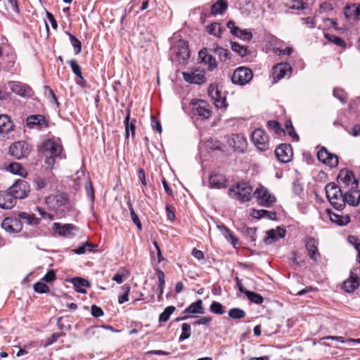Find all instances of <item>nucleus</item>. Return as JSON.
Listing matches in <instances>:
<instances>
[{"label": "nucleus", "mask_w": 360, "mask_h": 360, "mask_svg": "<svg viewBox=\"0 0 360 360\" xmlns=\"http://www.w3.org/2000/svg\"><path fill=\"white\" fill-rule=\"evenodd\" d=\"M325 191L331 205L335 210H342L345 207L342 189L334 182H331L326 184Z\"/></svg>", "instance_id": "f257e3e1"}, {"label": "nucleus", "mask_w": 360, "mask_h": 360, "mask_svg": "<svg viewBox=\"0 0 360 360\" xmlns=\"http://www.w3.org/2000/svg\"><path fill=\"white\" fill-rule=\"evenodd\" d=\"M47 205L56 213L63 216L70 207L69 198L64 193L51 195L46 198Z\"/></svg>", "instance_id": "f03ea898"}, {"label": "nucleus", "mask_w": 360, "mask_h": 360, "mask_svg": "<svg viewBox=\"0 0 360 360\" xmlns=\"http://www.w3.org/2000/svg\"><path fill=\"white\" fill-rule=\"evenodd\" d=\"M252 191L253 188L248 182L242 181L231 186L228 195L230 198L240 202H248L252 198Z\"/></svg>", "instance_id": "7ed1b4c3"}, {"label": "nucleus", "mask_w": 360, "mask_h": 360, "mask_svg": "<svg viewBox=\"0 0 360 360\" xmlns=\"http://www.w3.org/2000/svg\"><path fill=\"white\" fill-rule=\"evenodd\" d=\"M171 52L172 54V59L174 58V60L179 61H184L190 57L188 44L183 39L178 40L172 46Z\"/></svg>", "instance_id": "20e7f679"}, {"label": "nucleus", "mask_w": 360, "mask_h": 360, "mask_svg": "<svg viewBox=\"0 0 360 360\" xmlns=\"http://www.w3.org/2000/svg\"><path fill=\"white\" fill-rule=\"evenodd\" d=\"M253 77L251 69L241 66L236 68L231 77V82L234 84L244 86L248 84Z\"/></svg>", "instance_id": "39448f33"}, {"label": "nucleus", "mask_w": 360, "mask_h": 360, "mask_svg": "<svg viewBox=\"0 0 360 360\" xmlns=\"http://www.w3.org/2000/svg\"><path fill=\"white\" fill-rule=\"evenodd\" d=\"M9 190L16 200L26 198L30 192V187L26 181L19 179L9 188Z\"/></svg>", "instance_id": "423d86ee"}, {"label": "nucleus", "mask_w": 360, "mask_h": 360, "mask_svg": "<svg viewBox=\"0 0 360 360\" xmlns=\"http://www.w3.org/2000/svg\"><path fill=\"white\" fill-rule=\"evenodd\" d=\"M207 93L217 108H226L228 104L226 103V96L219 90L217 84H211Z\"/></svg>", "instance_id": "0eeeda50"}, {"label": "nucleus", "mask_w": 360, "mask_h": 360, "mask_svg": "<svg viewBox=\"0 0 360 360\" xmlns=\"http://www.w3.org/2000/svg\"><path fill=\"white\" fill-rule=\"evenodd\" d=\"M359 181L354 179L352 183V187L349 190L345 191L344 194L345 204L347 202L352 206H357L360 202V190L358 188Z\"/></svg>", "instance_id": "6e6552de"}, {"label": "nucleus", "mask_w": 360, "mask_h": 360, "mask_svg": "<svg viewBox=\"0 0 360 360\" xmlns=\"http://www.w3.org/2000/svg\"><path fill=\"white\" fill-rule=\"evenodd\" d=\"M251 139L255 146L260 150H266L269 148V136L262 129H257L252 133Z\"/></svg>", "instance_id": "1a4fd4ad"}, {"label": "nucleus", "mask_w": 360, "mask_h": 360, "mask_svg": "<svg viewBox=\"0 0 360 360\" xmlns=\"http://www.w3.org/2000/svg\"><path fill=\"white\" fill-rule=\"evenodd\" d=\"M254 195L257 198L259 205L266 207H271L276 202L274 195L270 194L264 187L257 188Z\"/></svg>", "instance_id": "9d476101"}, {"label": "nucleus", "mask_w": 360, "mask_h": 360, "mask_svg": "<svg viewBox=\"0 0 360 360\" xmlns=\"http://www.w3.org/2000/svg\"><path fill=\"white\" fill-rule=\"evenodd\" d=\"M26 126L30 129L43 130L49 127V121L42 115H32L26 119Z\"/></svg>", "instance_id": "9b49d317"}, {"label": "nucleus", "mask_w": 360, "mask_h": 360, "mask_svg": "<svg viewBox=\"0 0 360 360\" xmlns=\"http://www.w3.org/2000/svg\"><path fill=\"white\" fill-rule=\"evenodd\" d=\"M30 149L28 144L25 141H17L9 147V154L17 159L28 155Z\"/></svg>", "instance_id": "f8f14e48"}, {"label": "nucleus", "mask_w": 360, "mask_h": 360, "mask_svg": "<svg viewBox=\"0 0 360 360\" xmlns=\"http://www.w3.org/2000/svg\"><path fill=\"white\" fill-rule=\"evenodd\" d=\"M275 155L280 162H289L293 155L292 146L290 144L281 143L276 148Z\"/></svg>", "instance_id": "ddd939ff"}, {"label": "nucleus", "mask_w": 360, "mask_h": 360, "mask_svg": "<svg viewBox=\"0 0 360 360\" xmlns=\"http://www.w3.org/2000/svg\"><path fill=\"white\" fill-rule=\"evenodd\" d=\"M304 243L309 258L316 262L321 257L318 248V240L313 237L306 236Z\"/></svg>", "instance_id": "4468645a"}, {"label": "nucleus", "mask_w": 360, "mask_h": 360, "mask_svg": "<svg viewBox=\"0 0 360 360\" xmlns=\"http://www.w3.org/2000/svg\"><path fill=\"white\" fill-rule=\"evenodd\" d=\"M1 228L10 233H19L22 229V224L19 218L6 217L1 223Z\"/></svg>", "instance_id": "2eb2a0df"}, {"label": "nucleus", "mask_w": 360, "mask_h": 360, "mask_svg": "<svg viewBox=\"0 0 360 360\" xmlns=\"http://www.w3.org/2000/svg\"><path fill=\"white\" fill-rule=\"evenodd\" d=\"M53 229L60 236L65 238H72L75 236V232L78 230V228L72 224H61L60 223H54Z\"/></svg>", "instance_id": "dca6fc26"}, {"label": "nucleus", "mask_w": 360, "mask_h": 360, "mask_svg": "<svg viewBox=\"0 0 360 360\" xmlns=\"http://www.w3.org/2000/svg\"><path fill=\"white\" fill-rule=\"evenodd\" d=\"M183 77L190 84H200L205 82L204 72L198 70H192L191 72H183Z\"/></svg>", "instance_id": "f3484780"}, {"label": "nucleus", "mask_w": 360, "mask_h": 360, "mask_svg": "<svg viewBox=\"0 0 360 360\" xmlns=\"http://www.w3.org/2000/svg\"><path fill=\"white\" fill-rule=\"evenodd\" d=\"M291 71L292 68L290 64L287 63H281L275 65L273 68L274 82H276L277 81L284 78L285 76L288 75V72L290 75Z\"/></svg>", "instance_id": "a211bd4d"}, {"label": "nucleus", "mask_w": 360, "mask_h": 360, "mask_svg": "<svg viewBox=\"0 0 360 360\" xmlns=\"http://www.w3.org/2000/svg\"><path fill=\"white\" fill-rule=\"evenodd\" d=\"M285 233L286 231L285 229L277 226L276 229H272L266 232L267 236L264 238V241L266 244H271L284 238Z\"/></svg>", "instance_id": "6ab92c4d"}, {"label": "nucleus", "mask_w": 360, "mask_h": 360, "mask_svg": "<svg viewBox=\"0 0 360 360\" xmlns=\"http://www.w3.org/2000/svg\"><path fill=\"white\" fill-rule=\"evenodd\" d=\"M198 58L200 63H203L208 65V69L212 71L217 68V62L216 58L211 54L208 53L207 49L200 50L198 53Z\"/></svg>", "instance_id": "aec40b11"}, {"label": "nucleus", "mask_w": 360, "mask_h": 360, "mask_svg": "<svg viewBox=\"0 0 360 360\" xmlns=\"http://www.w3.org/2000/svg\"><path fill=\"white\" fill-rule=\"evenodd\" d=\"M16 203L14 196L11 193L9 188L6 191H0V207L9 210Z\"/></svg>", "instance_id": "412c9836"}, {"label": "nucleus", "mask_w": 360, "mask_h": 360, "mask_svg": "<svg viewBox=\"0 0 360 360\" xmlns=\"http://www.w3.org/2000/svg\"><path fill=\"white\" fill-rule=\"evenodd\" d=\"M209 186L210 188L221 189L226 187V179L220 174H212L209 177Z\"/></svg>", "instance_id": "4be33fe9"}, {"label": "nucleus", "mask_w": 360, "mask_h": 360, "mask_svg": "<svg viewBox=\"0 0 360 360\" xmlns=\"http://www.w3.org/2000/svg\"><path fill=\"white\" fill-rule=\"evenodd\" d=\"M356 179L354 178V174L352 171L348 170L347 169H342L340 171L337 180L338 182L341 184H344L345 187L352 186V183Z\"/></svg>", "instance_id": "5701e85b"}, {"label": "nucleus", "mask_w": 360, "mask_h": 360, "mask_svg": "<svg viewBox=\"0 0 360 360\" xmlns=\"http://www.w3.org/2000/svg\"><path fill=\"white\" fill-rule=\"evenodd\" d=\"M195 105V111L196 114L203 119H208L211 116V110L208 108L207 102L202 100L198 101Z\"/></svg>", "instance_id": "b1692460"}, {"label": "nucleus", "mask_w": 360, "mask_h": 360, "mask_svg": "<svg viewBox=\"0 0 360 360\" xmlns=\"http://www.w3.org/2000/svg\"><path fill=\"white\" fill-rule=\"evenodd\" d=\"M13 124L11 117L6 115H0V134H8L13 130Z\"/></svg>", "instance_id": "393cba45"}, {"label": "nucleus", "mask_w": 360, "mask_h": 360, "mask_svg": "<svg viewBox=\"0 0 360 360\" xmlns=\"http://www.w3.org/2000/svg\"><path fill=\"white\" fill-rule=\"evenodd\" d=\"M212 51L218 56L221 62L226 64L230 63L231 53L228 49H224L219 45H215L212 49Z\"/></svg>", "instance_id": "a878e982"}, {"label": "nucleus", "mask_w": 360, "mask_h": 360, "mask_svg": "<svg viewBox=\"0 0 360 360\" xmlns=\"http://www.w3.org/2000/svg\"><path fill=\"white\" fill-rule=\"evenodd\" d=\"M327 213L329 215L330 220L333 223H335L339 226H345V225L348 224L350 221V218L347 214L340 215V214L333 212L330 210H327Z\"/></svg>", "instance_id": "bb28decb"}, {"label": "nucleus", "mask_w": 360, "mask_h": 360, "mask_svg": "<svg viewBox=\"0 0 360 360\" xmlns=\"http://www.w3.org/2000/svg\"><path fill=\"white\" fill-rule=\"evenodd\" d=\"M70 283L73 285L75 291L82 294L86 292V290L83 288L90 286V283L87 280L81 277L72 278L70 280Z\"/></svg>", "instance_id": "cd10ccee"}, {"label": "nucleus", "mask_w": 360, "mask_h": 360, "mask_svg": "<svg viewBox=\"0 0 360 360\" xmlns=\"http://www.w3.org/2000/svg\"><path fill=\"white\" fill-rule=\"evenodd\" d=\"M228 8L226 0H218L210 7V14L212 15H222Z\"/></svg>", "instance_id": "c85d7f7f"}, {"label": "nucleus", "mask_w": 360, "mask_h": 360, "mask_svg": "<svg viewBox=\"0 0 360 360\" xmlns=\"http://www.w3.org/2000/svg\"><path fill=\"white\" fill-rule=\"evenodd\" d=\"M344 13L347 19H360V5H347L344 8Z\"/></svg>", "instance_id": "c756f323"}, {"label": "nucleus", "mask_w": 360, "mask_h": 360, "mask_svg": "<svg viewBox=\"0 0 360 360\" xmlns=\"http://www.w3.org/2000/svg\"><path fill=\"white\" fill-rule=\"evenodd\" d=\"M45 148L49 155L56 158L60 156L63 149L60 144L49 140L46 143Z\"/></svg>", "instance_id": "7c9ffc66"}, {"label": "nucleus", "mask_w": 360, "mask_h": 360, "mask_svg": "<svg viewBox=\"0 0 360 360\" xmlns=\"http://www.w3.org/2000/svg\"><path fill=\"white\" fill-rule=\"evenodd\" d=\"M252 217L256 219L265 218L268 219L275 220L276 219V212H271L266 210H255L251 212Z\"/></svg>", "instance_id": "2f4dec72"}, {"label": "nucleus", "mask_w": 360, "mask_h": 360, "mask_svg": "<svg viewBox=\"0 0 360 360\" xmlns=\"http://www.w3.org/2000/svg\"><path fill=\"white\" fill-rule=\"evenodd\" d=\"M359 286V278L351 275L350 277L343 283V289L345 291L352 292Z\"/></svg>", "instance_id": "473e14b6"}, {"label": "nucleus", "mask_w": 360, "mask_h": 360, "mask_svg": "<svg viewBox=\"0 0 360 360\" xmlns=\"http://www.w3.org/2000/svg\"><path fill=\"white\" fill-rule=\"evenodd\" d=\"M135 120L134 121L130 122V108H127V115L124 120V124L125 127V136L127 139L129 136V131L131 132L132 136L135 134L136 126L134 124Z\"/></svg>", "instance_id": "72a5a7b5"}, {"label": "nucleus", "mask_w": 360, "mask_h": 360, "mask_svg": "<svg viewBox=\"0 0 360 360\" xmlns=\"http://www.w3.org/2000/svg\"><path fill=\"white\" fill-rule=\"evenodd\" d=\"M184 313L186 314H204V309L202 307V301L198 300L196 302L191 303L185 310Z\"/></svg>", "instance_id": "f704fd0d"}, {"label": "nucleus", "mask_w": 360, "mask_h": 360, "mask_svg": "<svg viewBox=\"0 0 360 360\" xmlns=\"http://www.w3.org/2000/svg\"><path fill=\"white\" fill-rule=\"evenodd\" d=\"M11 89L13 92L20 95V96H26L29 94L30 89L24 85L18 83H13Z\"/></svg>", "instance_id": "c9c22d12"}, {"label": "nucleus", "mask_w": 360, "mask_h": 360, "mask_svg": "<svg viewBox=\"0 0 360 360\" xmlns=\"http://www.w3.org/2000/svg\"><path fill=\"white\" fill-rule=\"evenodd\" d=\"M18 217L20 221L22 219L29 225H37L39 222V219L35 217L34 214H30L26 212H20L18 214Z\"/></svg>", "instance_id": "e433bc0d"}, {"label": "nucleus", "mask_w": 360, "mask_h": 360, "mask_svg": "<svg viewBox=\"0 0 360 360\" xmlns=\"http://www.w3.org/2000/svg\"><path fill=\"white\" fill-rule=\"evenodd\" d=\"M324 37L330 43L335 44L338 46L345 49L346 43L345 41L339 37L330 34L328 33H324Z\"/></svg>", "instance_id": "4c0bfd02"}, {"label": "nucleus", "mask_w": 360, "mask_h": 360, "mask_svg": "<svg viewBox=\"0 0 360 360\" xmlns=\"http://www.w3.org/2000/svg\"><path fill=\"white\" fill-rule=\"evenodd\" d=\"M245 295L251 302L255 304H261L264 301L263 297L259 293L248 290L246 292H245Z\"/></svg>", "instance_id": "58836bf2"}, {"label": "nucleus", "mask_w": 360, "mask_h": 360, "mask_svg": "<svg viewBox=\"0 0 360 360\" xmlns=\"http://www.w3.org/2000/svg\"><path fill=\"white\" fill-rule=\"evenodd\" d=\"M218 228L225 235V237L230 240L232 245L235 247L238 242V238L233 234V233L224 225L218 226Z\"/></svg>", "instance_id": "ea45409f"}, {"label": "nucleus", "mask_w": 360, "mask_h": 360, "mask_svg": "<svg viewBox=\"0 0 360 360\" xmlns=\"http://www.w3.org/2000/svg\"><path fill=\"white\" fill-rule=\"evenodd\" d=\"M7 169L11 173L15 175L23 176L25 173V169L22 167V165L18 162L10 163L7 167Z\"/></svg>", "instance_id": "a19ab883"}, {"label": "nucleus", "mask_w": 360, "mask_h": 360, "mask_svg": "<svg viewBox=\"0 0 360 360\" xmlns=\"http://www.w3.org/2000/svg\"><path fill=\"white\" fill-rule=\"evenodd\" d=\"M191 335V327L188 323H184L181 325V334L179 337V342H183L188 339Z\"/></svg>", "instance_id": "79ce46f5"}, {"label": "nucleus", "mask_w": 360, "mask_h": 360, "mask_svg": "<svg viewBox=\"0 0 360 360\" xmlns=\"http://www.w3.org/2000/svg\"><path fill=\"white\" fill-rule=\"evenodd\" d=\"M69 36L70 43L74 48L75 53L79 54L82 51V43L81 41L72 34L69 32H66Z\"/></svg>", "instance_id": "37998d69"}, {"label": "nucleus", "mask_w": 360, "mask_h": 360, "mask_svg": "<svg viewBox=\"0 0 360 360\" xmlns=\"http://www.w3.org/2000/svg\"><path fill=\"white\" fill-rule=\"evenodd\" d=\"M127 206H128L129 212H130L131 218L132 221L134 223V224L137 226V228L139 230H141L142 225H141V221H140L138 215L135 212L131 202H130V200H128L127 202Z\"/></svg>", "instance_id": "c03bdc74"}, {"label": "nucleus", "mask_w": 360, "mask_h": 360, "mask_svg": "<svg viewBox=\"0 0 360 360\" xmlns=\"http://www.w3.org/2000/svg\"><path fill=\"white\" fill-rule=\"evenodd\" d=\"M231 48L233 51L237 53L241 57H244L248 54L247 46H241L237 42L231 41Z\"/></svg>", "instance_id": "a18cd8bd"}, {"label": "nucleus", "mask_w": 360, "mask_h": 360, "mask_svg": "<svg viewBox=\"0 0 360 360\" xmlns=\"http://www.w3.org/2000/svg\"><path fill=\"white\" fill-rule=\"evenodd\" d=\"M229 316L233 319H243L246 313L244 310L240 308H231L229 311Z\"/></svg>", "instance_id": "49530a36"}, {"label": "nucleus", "mask_w": 360, "mask_h": 360, "mask_svg": "<svg viewBox=\"0 0 360 360\" xmlns=\"http://www.w3.org/2000/svg\"><path fill=\"white\" fill-rule=\"evenodd\" d=\"M207 31L209 34L220 37L221 34V27L218 22H213L207 27Z\"/></svg>", "instance_id": "de8ad7c7"}, {"label": "nucleus", "mask_w": 360, "mask_h": 360, "mask_svg": "<svg viewBox=\"0 0 360 360\" xmlns=\"http://www.w3.org/2000/svg\"><path fill=\"white\" fill-rule=\"evenodd\" d=\"M176 308L174 306H169L167 307L162 313L160 314L159 316V321L160 322H166L167 321L170 316L172 314V313L175 311Z\"/></svg>", "instance_id": "09e8293b"}, {"label": "nucleus", "mask_w": 360, "mask_h": 360, "mask_svg": "<svg viewBox=\"0 0 360 360\" xmlns=\"http://www.w3.org/2000/svg\"><path fill=\"white\" fill-rule=\"evenodd\" d=\"M131 287L128 284H125L122 286V290H123V294L118 297V302L119 304H123L125 302L129 300V294L130 292Z\"/></svg>", "instance_id": "8fccbe9b"}, {"label": "nucleus", "mask_w": 360, "mask_h": 360, "mask_svg": "<svg viewBox=\"0 0 360 360\" xmlns=\"http://www.w3.org/2000/svg\"><path fill=\"white\" fill-rule=\"evenodd\" d=\"M285 127L286 129L288 134L290 137H292L295 141H298L300 139L299 136L295 132L292 122L290 120H288L285 122Z\"/></svg>", "instance_id": "3c124183"}, {"label": "nucleus", "mask_w": 360, "mask_h": 360, "mask_svg": "<svg viewBox=\"0 0 360 360\" xmlns=\"http://www.w3.org/2000/svg\"><path fill=\"white\" fill-rule=\"evenodd\" d=\"M223 305L218 302L213 301L210 306V311L215 314L221 315L224 313Z\"/></svg>", "instance_id": "603ef678"}, {"label": "nucleus", "mask_w": 360, "mask_h": 360, "mask_svg": "<svg viewBox=\"0 0 360 360\" xmlns=\"http://www.w3.org/2000/svg\"><path fill=\"white\" fill-rule=\"evenodd\" d=\"M256 232L255 227H244L243 233L250 239V241L255 243L256 241Z\"/></svg>", "instance_id": "864d4df0"}, {"label": "nucleus", "mask_w": 360, "mask_h": 360, "mask_svg": "<svg viewBox=\"0 0 360 360\" xmlns=\"http://www.w3.org/2000/svg\"><path fill=\"white\" fill-rule=\"evenodd\" d=\"M287 6H288L291 9H305L307 8V4L304 2L302 0H292L290 4H288Z\"/></svg>", "instance_id": "5fc2aeb1"}, {"label": "nucleus", "mask_w": 360, "mask_h": 360, "mask_svg": "<svg viewBox=\"0 0 360 360\" xmlns=\"http://www.w3.org/2000/svg\"><path fill=\"white\" fill-rule=\"evenodd\" d=\"M85 190L87 197L93 202L95 199V193L92 182L90 180H86Z\"/></svg>", "instance_id": "6e6d98bb"}, {"label": "nucleus", "mask_w": 360, "mask_h": 360, "mask_svg": "<svg viewBox=\"0 0 360 360\" xmlns=\"http://www.w3.org/2000/svg\"><path fill=\"white\" fill-rule=\"evenodd\" d=\"M157 275H158V288L160 290L159 297H160L163 292L164 287L165 285V274L162 270L158 269Z\"/></svg>", "instance_id": "4d7b16f0"}, {"label": "nucleus", "mask_w": 360, "mask_h": 360, "mask_svg": "<svg viewBox=\"0 0 360 360\" xmlns=\"http://www.w3.org/2000/svg\"><path fill=\"white\" fill-rule=\"evenodd\" d=\"M33 288L34 291L38 293H46L49 292V286L42 282L36 283L35 284H34Z\"/></svg>", "instance_id": "13d9d810"}, {"label": "nucleus", "mask_w": 360, "mask_h": 360, "mask_svg": "<svg viewBox=\"0 0 360 360\" xmlns=\"http://www.w3.org/2000/svg\"><path fill=\"white\" fill-rule=\"evenodd\" d=\"M68 63L70 65L73 73L75 75H76L77 77H81V75L82 74L81 67L77 63L76 60L73 59V60H68Z\"/></svg>", "instance_id": "bf43d9fd"}, {"label": "nucleus", "mask_w": 360, "mask_h": 360, "mask_svg": "<svg viewBox=\"0 0 360 360\" xmlns=\"http://www.w3.org/2000/svg\"><path fill=\"white\" fill-rule=\"evenodd\" d=\"M325 165L330 167H336L338 165V156L333 153H330L326 161L325 162Z\"/></svg>", "instance_id": "052dcab7"}, {"label": "nucleus", "mask_w": 360, "mask_h": 360, "mask_svg": "<svg viewBox=\"0 0 360 360\" xmlns=\"http://www.w3.org/2000/svg\"><path fill=\"white\" fill-rule=\"evenodd\" d=\"M267 126L270 129H274L278 134H279L281 132H284V130L282 129L281 124L276 120L268 121Z\"/></svg>", "instance_id": "680f3d73"}, {"label": "nucleus", "mask_w": 360, "mask_h": 360, "mask_svg": "<svg viewBox=\"0 0 360 360\" xmlns=\"http://www.w3.org/2000/svg\"><path fill=\"white\" fill-rule=\"evenodd\" d=\"M330 152L325 148L322 147L321 150L317 153V158L318 160L325 164Z\"/></svg>", "instance_id": "e2e57ef3"}, {"label": "nucleus", "mask_w": 360, "mask_h": 360, "mask_svg": "<svg viewBox=\"0 0 360 360\" xmlns=\"http://www.w3.org/2000/svg\"><path fill=\"white\" fill-rule=\"evenodd\" d=\"M226 25L227 27L230 30L231 33L236 37H238L242 30L240 27L235 25V22L233 20H229Z\"/></svg>", "instance_id": "0e129e2a"}, {"label": "nucleus", "mask_w": 360, "mask_h": 360, "mask_svg": "<svg viewBox=\"0 0 360 360\" xmlns=\"http://www.w3.org/2000/svg\"><path fill=\"white\" fill-rule=\"evenodd\" d=\"M333 96L340 100V102L345 103L346 102L345 93L343 89L335 88L333 89Z\"/></svg>", "instance_id": "69168bd1"}, {"label": "nucleus", "mask_w": 360, "mask_h": 360, "mask_svg": "<svg viewBox=\"0 0 360 360\" xmlns=\"http://www.w3.org/2000/svg\"><path fill=\"white\" fill-rule=\"evenodd\" d=\"M65 333H55L51 335V336L47 340V341L45 343V347H48L49 345H51L54 342H56L58 338L63 335H64Z\"/></svg>", "instance_id": "338daca9"}, {"label": "nucleus", "mask_w": 360, "mask_h": 360, "mask_svg": "<svg viewBox=\"0 0 360 360\" xmlns=\"http://www.w3.org/2000/svg\"><path fill=\"white\" fill-rule=\"evenodd\" d=\"M151 127L154 131L158 133L162 132L161 124L154 116H151Z\"/></svg>", "instance_id": "774afa93"}]
</instances>
